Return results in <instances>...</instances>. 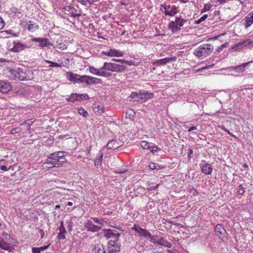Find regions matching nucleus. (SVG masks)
<instances>
[{
  "label": "nucleus",
  "mask_w": 253,
  "mask_h": 253,
  "mask_svg": "<svg viewBox=\"0 0 253 253\" xmlns=\"http://www.w3.org/2000/svg\"><path fill=\"white\" fill-rule=\"evenodd\" d=\"M10 74L9 78L13 80L19 81H29L33 77V72L29 70H26L22 68H17L14 69H8Z\"/></svg>",
  "instance_id": "1"
},
{
  "label": "nucleus",
  "mask_w": 253,
  "mask_h": 253,
  "mask_svg": "<svg viewBox=\"0 0 253 253\" xmlns=\"http://www.w3.org/2000/svg\"><path fill=\"white\" fill-rule=\"evenodd\" d=\"M212 45L210 43L203 44L194 50L193 54L199 59L208 56L213 51Z\"/></svg>",
  "instance_id": "2"
},
{
  "label": "nucleus",
  "mask_w": 253,
  "mask_h": 253,
  "mask_svg": "<svg viewBox=\"0 0 253 253\" xmlns=\"http://www.w3.org/2000/svg\"><path fill=\"white\" fill-rule=\"evenodd\" d=\"M189 20L184 19L182 16L176 17L175 21H171L168 24V29L170 30L172 33H174L181 30L185 23H187Z\"/></svg>",
  "instance_id": "3"
},
{
  "label": "nucleus",
  "mask_w": 253,
  "mask_h": 253,
  "mask_svg": "<svg viewBox=\"0 0 253 253\" xmlns=\"http://www.w3.org/2000/svg\"><path fill=\"white\" fill-rule=\"evenodd\" d=\"M104 71H111L113 72L120 73L127 69V67L123 65L116 63L105 62L102 67Z\"/></svg>",
  "instance_id": "4"
},
{
  "label": "nucleus",
  "mask_w": 253,
  "mask_h": 253,
  "mask_svg": "<svg viewBox=\"0 0 253 253\" xmlns=\"http://www.w3.org/2000/svg\"><path fill=\"white\" fill-rule=\"evenodd\" d=\"M66 78L70 82L75 83H83V79H85V75H80L73 73L71 72H67L65 74Z\"/></svg>",
  "instance_id": "5"
},
{
  "label": "nucleus",
  "mask_w": 253,
  "mask_h": 253,
  "mask_svg": "<svg viewBox=\"0 0 253 253\" xmlns=\"http://www.w3.org/2000/svg\"><path fill=\"white\" fill-rule=\"evenodd\" d=\"M89 71L92 74L105 78H109L112 75L111 73L104 71L102 67L99 69H97L93 66H89Z\"/></svg>",
  "instance_id": "6"
},
{
  "label": "nucleus",
  "mask_w": 253,
  "mask_h": 253,
  "mask_svg": "<svg viewBox=\"0 0 253 253\" xmlns=\"http://www.w3.org/2000/svg\"><path fill=\"white\" fill-rule=\"evenodd\" d=\"M31 41L33 42H39L38 46L41 48L50 45L53 46V44L47 38H33L31 39Z\"/></svg>",
  "instance_id": "7"
},
{
  "label": "nucleus",
  "mask_w": 253,
  "mask_h": 253,
  "mask_svg": "<svg viewBox=\"0 0 253 253\" xmlns=\"http://www.w3.org/2000/svg\"><path fill=\"white\" fill-rule=\"evenodd\" d=\"M215 234L220 239H226L227 232L221 224H218L214 228Z\"/></svg>",
  "instance_id": "8"
},
{
  "label": "nucleus",
  "mask_w": 253,
  "mask_h": 253,
  "mask_svg": "<svg viewBox=\"0 0 253 253\" xmlns=\"http://www.w3.org/2000/svg\"><path fill=\"white\" fill-rule=\"evenodd\" d=\"M251 63H253V61L243 63L240 65H236L234 67H230L229 68V70L230 71H235L238 73H243L246 70V67L249 66Z\"/></svg>",
  "instance_id": "9"
},
{
  "label": "nucleus",
  "mask_w": 253,
  "mask_h": 253,
  "mask_svg": "<svg viewBox=\"0 0 253 253\" xmlns=\"http://www.w3.org/2000/svg\"><path fill=\"white\" fill-rule=\"evenodd\" d=\"M176 57L175 56L171 57H166L164 58L156 60L152 63L153 65L159 66H164L167 63L175 61Z\"/></svg>",
  "instance_id": "10"
},
{
  "label": "nucleus",
  "mask_w": 253,
  "mask_h": 253,
  "mask_svg": "<svg viewBox=\"0 0 253 253\" xmlns=\"http://www.w3.org/2000/svg\"><path fill=\"white\" fill-rule=\"evenodd\" d=\"M132 229L139 234L140 236L147 239H148L149 237H150L151 235V234L146 229H143L136 224L134 225Z\"/></svg>",
  "instance_id": "11"
},
{
  "label": "nucleus",
  "mask_w": 253,
  "mask_h": 253,
  "mask_svg": "<svg viewBox=\"0 0 253 253\" xmlns=\"http://www.w3.org/2000/svg\"><path fill=\"white\" fill-rule=\"evenodd\" d=\"M123 144V142L122 141L112 139L108 141L106 148L109 150L116 149L122 146Z\"/></svg>",
  "instance_id": "12"
},
{
  "label": "nucleus",
  "mask_w": 253,
  "mask_h": 253,
  "mask_svg": "<svg viewBox=\"0 0 253 253\" xmlns=\"http://www.w3.org/2000/svg\"><path fill=\"white\" fill-rule=\"evenodd\" d=\"M13 46L11 48L10 51L14 52H19L28 47L24 43H22L20 41H14L13 42Z\"/></svg>",
  "instance_id": "13"
},
{
  "label": "nucleus",
  "mask_w": 253,
  "mask_h": 253,
  "mask_svg": "<svg viewBox=\"0 0 253 253\" xmlns=\"http://www.w3.org/2000/svg\"><path fill=\"white\" fill-rule=\"evenodd\" d=\"M102 54L110 57H122L124 55V52L115 49H110L107 51H102Z\"/></svg>",
  "instance_id": "14"
},
{
  "label": "nucleus",
  "mask_w": 253,
  "mask_h": 253,
  "mask_svg": "<svg viewBox=\"0 0 253 253\" xmlns=\"http://www.w3.org/2000/svg\"><path fill=\"white\" fill-rule=\"evenodd\" d=\"M11 89V84L4 81H0V92L5 94Z\"/></svg>",
  "instance_id": "15"
},
{
  "label": "nucleus",
  "mask_w": 253,
  "mask_h": 253,
  "mask_svg": "<svg viewBox=\"0 0 253 253\" xmlns=\"http://www.w3.org/2000/svg\"><path fill=\"white\" fill-rule=\"evenodd\" d=\"M84 227L87 231L95 232L98 231L102 228V226L94 225L91 220H88L85 224Z\"/></svg>",
  "instance_id": "16"
},
{
  "label": "nucleus",
  "mask_w": 253,
  "mask_h": 253,
  "mask_svg": "<svg viewBox=\"0 0 253 253\" xmlns=\"http://www.w3.org/2000/svg\"><path fill=\"white\" fill-rule=\"evenodd\" d=\"M105 236L107 238L114 237L115 238V240L114 241L118 242L120 236V234L116 230L109 229L106 230Z\"/></svg>",
  "instance_id": "17"
},
{
  "label": "nucleus",
  "mask_w": 253,
  "mask_h": 253,
  "mask_svg": "<svg viewBox=\"0 0 253 253\" xmlns=\"http://www.w3.org/2000/svg\"><path fill=\"white\" fill-rule=\"evenodd\" d=\"M247 46H253V41L252 40L247 39L245 41L240 42L236 43L232 47V49L235 50L238 48Z\"/></svg>",
  "instance_id": "18"
},
{
  "label": "nucleus",
  "mask_w": 253,
  "mask_h": 253,
  "mask_svg": "<svg viewBox=\"0 0 253 253\" xmlns=\"http://www.w3.org/2000/svg\"><path fill=\"white\" fill-rule=\"evenodd\" d=\"M117 242L110 241L108 247L109 253H119L120 252V245L117 244Z\"/></svg>",
  "instance_id": "19"
},
{
  "label": "nucleus",
  "mask_w": 253,
  "mask_h": 253,
  "mask_svg": "<svg viewBox=\"0 0 253 253\" xmlns=\"http://www.w3.org/2000/svg\"><path fill=\"white\" fill-rule=\"evenodd\" d=\"M202 162L204 163V164H200V167L201 169L202 172L205 174H211L212 171V166L209 163H205L204 160H203Z\"/></svg>",
  "instance_id": "20"
},
{
  "label": "nucleus",
  "mask_w": 253,
  "mask_h": 253,
  "mask_svg": "<svg viewBox=\"0 0 253 253\" xmlns=\"http://www.w3.org/2000/svg\"><path fill=\"white\" fill-rule=\"evenodd\" d=\"M59 232L57 236V238L60 240H64L65 239V233H66V229L64 225L63 221L60 222V226L59 227Z\"/></svg>",
  "instance_id": "21"
},
{
  "label": "nucleus",
  "mask_w": 253,
  "mask_h": 253,
  "mask_svg": "<svg viewBox=\"0 0 253 253\" xmlns=\"http://www.w3.org/2000/svg\"><path fill=\"white\" fill-rule=\"evenodd\" d=\"M141 95L140 97V102H144L146 100L153 98L154 97V94L153 93H150L148 91L143 90V91H141Z\"/></svg>",
  "instance_id": "22"
},
{
  "label": "nucleus",
  "mask_w": 253,
  "mask_h": 253,
  "mask_svg": "<svg viewBox=\"0 0 253 253\" xmlns=\"http://www.w3.org/2000/svg\"><path fill=\"white\" fill-rule=\"evenodd\" d=\"M63 151H58L53 153L50 154V157L52 158H59V159L62 160L60 161V163H64L67 160L65 158Z\"/></svg>",
  "instance_id": "23"
},
{
  "label": "nucleus",
  "mask_w": 253,
  "mask_h": 253,
  "mask_svg": "<svg viewBox=\"0 0 253 253\" xmlns=\"http://www.w3.org/2000/svg\"><path fill=\"white\" fill-rule=\"evenodd\" d=\"M178 7L174 5L171 6V9L165 12V15L172 17L178 12Z\"/></svg>",
  "instance_id": "24"
},
{
  "label": "nucleus",
  "mask_w": 253,
  "mask_h": 253,
  "mask_svg": "<svg viewBox=\"0 0 253 253\" xmlns=\"http://www.w3.org/2000/svg\"><path fill=\"white\" fill-rule=\"evenodd\" d=\"M93 111L98 115H101L104 111V107L103 105L94 104L93 107Z\"/></svg>",
  "instance_id": "25"
},
{
  "label": "nucleus",
  "mask_w": 253,
  "mask_h": 253,
  "mask_svg": "<svg viewBox=\"0 0 253 253\" xmlns=\"http://www.w3.org/2000/svg\"><path fill=\"white\" fill-rule=\"evenodd\" d=\"M50 159L52 160L50 161L52 163H51V165H52V166H50L49 168H53V167H59L61 166L63 163H60V161L62 160L59 159V158H52L50 157Z\"/></svg>",
  "instance_id": "26"
},
{
  "label": "nucleus",
  "mask_w": 253,
  "mask_h": 253,
  "mask_svg": "<svg viewBox=\"0 0 253 253\" xmlns=\"http://www.w3.org/2000/svg\"><path fill=\"white\" fill-rule=\"evenodd\" d=\"M246 23L245 26L246 28H249L253 23V16L250 13L245 18Z\"/></svg>",
  "instance_id": "27"
},
{
  "label": "nucleus",
  "mask_w": 253,
  "mask_h": 253,
  "mask_svg": "<svg viewBox=\"0 0 253 253\" xmlns=\"http://www.w3.org/2000/svg\"><path fill=\"white\" fill-rule=\"evenodd\" d=\"M158 245H161L168 248H170L172 247V244L165 240L163 238H161L159 240Z\"/></svg>",
  "instance_id": "28"
},
{
  "label": "nucleus",
  "mask_w": 253,
  "mask_h": 253,
  "mask_svg": "<svg viewBox=\"0 0 253 253\" xmlns=\"http://www.w3.org/2000/svg\"><path fill=\"white\" fill-rule=\"evenodd\" d=\"M66 100L69 102L74 103L75 101H78V93H72L69 98H66Z\"/></svg>",
  "instance_id": "29"
},
{
  "label": "nucleus",
  "mask_w": 253,
  "mask_h": 253,
  "mask_svg": "<svg viewBox=\"0 0 253 253\" xmlns=\"http://www.w3.org/2000/svg\"><path fill=\"white\" fill-rule=\"evenodd\" d=\"M140 96H141V91L133 92L130 95V97L131 98L134 99L135 101H137L138 102H140Z\"/></svg>",
  "instance_id": "30"
},
{
  "label": "nucleus",
  "mask_w": 253,
  "mask_h": 253,
  "mask_svg": "<svg viewBox=\"0 0 253 253\" xmlns=\"http://www.w3.org/2000/svg\"><path fill=\"white\" fill-rule=\"evenodd\" d=\"M89 98L90 97L87 93H78V101L79 102H81L85 100H88Z\"/></svg>",
  "instance_id": "31"
},
{
  "label": "nucleus",
  "mask_w": 253,
  "mask_h": 253,
  "mask_svg": "<svg viewBox=\"0 0 253 253\" xmlns=\"http://www.w3.org/2000/svg\"><path fill=\"white\" fill-rule=\"evenodd\" d=\"M148 166L150 169H153V170H155V169L159 170V169H161L164 168V167L163 166H160L157 164L153 163H151Z\"/></svg>",
  "instance_id": "32"
},
{
  "label": "nucleus",
  "mask_w": 253,
  "mask_h": 253,
  "mask_svg": "<svg viewBox=\"0 0 253 253\" xmlns=\"http://www.w3.org/2000/svg\"><path fill=\"white\" fill-rule=\"evenodd\" d=\"M1 249L4 250H6V251H11L12 249V247L11 245H10L9 244L6 243L5 241H3L2 244H1V246H0V247Z\"/></svg>",
  "instance_id": "33"
},
{
  "label": "nucleus",
  "mask_w": 253,
  "mask_h": 253,
  "mask_svg": "<svg viewBox=\"0 0 253 253\" xmlns=\"http://www.w3.org/2000/svg\"><path fill=\"white\" fill-rule=\"evenodd\" d=\"M90 85L93 84H98L101 83V80L100 79L96 78L95 77H90L89 78Z\"/></svg>",
  "instance_id": "34"
},
{
  "label": "nucleus",
  "mask_w": 253,
  "mask_h": 253,
  "mask_svg": "<svg viewBox=\"0 0 253 253\" xmlns=\"http://www.w3.org/2000/svg\"><path fill=\"white\" fill-rule=\"evenodd\" d=\"M39 28V27L38 25L30 24L28 25V27L26 28V29H27L30 32H34L35 30L38 29Z\"/></svg>",
  "instance_id": "35"
},
{
  "label": "nucleus",
  "mask_w": 253,
  "mask_h": 253,
  "mask_svg": "<svg viewBox=\"0 0 253 253\" xmlns=\"http://www.w3.org/2000/svg\"><path fill=\"white\" fill-rule=\"evenodd\" d=\"M35 120L34 118L28 119L26 121H25V123H26V129L27 130H30V126L33 124L34 122H35Z\"/></svg>",
  "instance_id": "36"
},
{
  "label": "nucleus",
  "mask_w": 253,
  "mask_h": 253,
  "mask_svg": "<svg viewBox=\"0 0 253 253\" xmlns=\"http://www.w3.org/2000/svg\"><path fill=\"white\" fill-rule=\"evenodd\" d=\"M78 113L84 118H87L88 116V113L83 108L80 107L78 108Z\"/></svg>",
  "instance_id": "37"
},
{
  "label": "nucleus",
  "mask_w": 253,
  "mask_h": 253,
  "mask_svg": "<svg viewBox=\"0 0 253 253\" xmlns=\"http://www.w3.org/2000/svg\"><path fill=\"white\" fill-rule=\"evenodd\" d=\"M45 62L50 64V65L49 66V68L60 67L62 66L61 64H58V63H56V62L51 61L50 60H46Z\"/></svg>",
  "instance_id": "38"
},
{
  "label": "nucleus",
  "mask_w": 253,
  "mask_h": 253,
  "mask_svg": "<svg viewBox=\"0 0 253 253\" xmlns=\"http://www.w3.org/2000/svg\"><path fill=\"white\" fill-rule=\"evenodd\" d=\"M66 223L67 224V227L68 228V231L71 232L72 231V228L73 226V222H72V220H67Z\"/></svg>",
  "instance_id": "39"
},
{
  "label": "nucleus",
  "mask_w": 253,
  "mask_h": 253,
  "mask_svg": "<svg viewBox=\"0 0 253 253\" xmlns=\"http://www.w3.org/2000/svg\"><path fill=\"white\" fill-rule=\"evenodd\" d=\"M141 146L145 149H149L151 148L150 144L146 141H142L141 142Z\"/></svg>",
  "instance_id": "40"
},
{
  "label": "nucleus",
  "mask_w": 253,
  "mask_h": 253,
  "mask_svg": "<svg viewBox=\"0 0 253 253\" xmlns=\"http://www.w3.org/2000/svg\"><path fill=\"white\" fill-rule=\"evenodd\" d=\"M52 46L54 48H58L61 50H64L67 48L66 44H65L64 43H59L58 44H56L55 45H53Z\"/></svg>",
  "instance_id": "41"
},
{
  "label": "nucleus",
  "mask_w": 253,
  "mask_h": 253,
  "mask_svg": "<svg viewBox=\"0 0 253 253\" xmlns=\"http://www.w3.org/2000/svg\"><path fill=\"white\" fill-rule=\"evenodd\" d=\"M245 192V188L241 185H240L237 188V193L238 194L243 195L244 194Z\"/></svg>",
  "instance_id": "42"
},
{
  "label": "nucleus",
  "mask_w": 253,
  "mask_h": 253,
  "mask_svg": "<svg viewBox=\"0 0 253 253\" xmlns=\"http://www.w3.org/2000/svg\"><path fill=\"white\" fill-rule=\"evenodd\" d=\"M207 18L208 15L205 14L198 20L195 21L194 23L196 24H199L203 21H205Z\"/></svg>",
  "instance_id": "43"
},
{
  "label": "nucleus",
  "mask_w": 253,
  "mask_h": 253,
  "mask_svg": "<svg viewBox=\"0 0 253 253\" xmlns=\"http://www.w3.org/2000/svg\"><path fill=\"white\" fill-rule=\"evenodd\" d=\"M2 33H5L7 34L11 35L12 37H18V33H13L11 29L3 31L2 32Z\"/></svg>",
  "instance_id": "44"
},
{
  "label": "nucleus",
  "mask_w": 253,
  "mask_h": 253,
  "mask_svg": "<svg viewBox=\"0 0 253 253\" xmlns=\"http://www.w3.org/2000/svg\"><path fill=\"white\" fill-rule=\"evenodd\" d=\"M149 150L152 153H154L158 151H160L161 149L156 145H153L151 146Z\"/></svg>",
  "instance_id": "45"
},
{
  "label": "nucleus",
  "mask_w": 253,
  "mask_h": 253,
  "mask_svg": "<svg viewBox=\"0 0 253 253\" xmlns=\"http://www.w3.org/2000/svg\"><path fill=\"white\" fill-rule=\"evenodd\" d=\"M22 130V129L20 127H15L14 128H12L10 130V133L12 134H14L16 133H18L20 132Z\"/></svg>",
  "instance_id": "46"
},
{
  "label": "nucleus",
  "mask_w": 253,
  "mask_h": 253,
  "mask_svg": "<svg viewBox=\"0 0 253 253\" xmlns=\"http://www.w3.org/2000/svg\"><path fill=\"white\" fill-rule=\"evenodd\" d=\"M228 44V43H224L221 44L220 46L218 47V48L216 50V52H220V51L223 48L227 47Z\"/></svg>",
  "instance_id": "47"
},
{
  "label": "nucleus",
  "mask_w": 253,
  "mask_h": 253,
  "mask_svg": "<svg viewBox=\"0 0 253 253\" xmlns=\"http://www.w3.org/2000/svg\"><path fill=\"white\" fill-rule=\"evenodd\" d=\"M134 115H135V112L131 109L127 110V111L126 112V116H128L129 117H131V116H134Z\"/></svg>",
  "instance_id": "48"
},
{
  "label": "nucleus",
  "mask_w": 253,
  "mask_h": 253,
  "mask_svg": "<svg viewBox=\"0 0 253 253\" xmlns=\"http://www.w3.org/2000/svg\"><path fill=\"white\" fill-rule=\"evenodd\" d=\"M125 63L127 64L129 66H132V65L137 66L138 65L137 64L135 63V61H131V60H125Z\"/></svg>",
  "instance_id": "49"
},
{
  "label": "nucleus",
  "mask_w": 253,
  "mask_h": 253,
  "mask_svg": "<svg viewBox=\"0 0 253 253\" xmlns=\"http://www.w3.org/2000/svg\"><path fill=\"white\" fill-rule=\"evenodd\" d=\"M90 76H86L85 75V78L83 79V83H84L86 84L87 85H90V83H89V78Z\"/></svg>",
  "instance_id": "50"
},
{
  "label": "nucleus",
  "mask_w": 253,
  "mask_h": 253,
  "mask_svg": "<svg viewBox=\"0 0 253 253\" xmlns=\"http://www.w3.org/2000/svg\"><path fill=\"white\" fill-rule=\"evenodd\" d=\"M94 165L97 168H98L101 165V162L100 159H96L94 161Z\"/></svg>",
  "instance_id": "51"
},
{
  "label": "nucleus",
  "mask_w": 253,
  "mask_h": 253,
  "mask_svg": "<svg viewBox=\"0 0 253 253\" xmlns=\"http://www.w3.org/2000/svg\"><path fill=\"white\" fill-rule=\"evenodd\" d=\"M222 130L225 132H226L229 135L232 136L233 137L236 138V136L235 135L233 134L231 132H230L229 130H227L225 127H222Z\"/></svg>",
  "instance_id": "52"
},
{
  "label": "nucleus",
  "mask_w": 253,
  "mask_h": 253,
  "mask_svg": "<svg viewBox=\"0 0 253 253\" xmlns=\"http://www.w3.org/2000/svg\"><path fill=\"white\" fill-rule=\"evenodd\" d=\"M5 26V22L3 19L0 16V30Z\"/></svg>",
  "instance_id": "53"
},
{
  "label": "nucleus",
  "mask_w": 253,
  "mask_h": 253,
  "mask_svg": "<svg viewBox=\"0 0 253 253\" xmlns=\"http://www.w3.org/2000/svg\"><path fill=\"white\" fill-rule=\"evenodd\" d=\"M148 239H150V241L151 242V243H153L155 244H157L158 245V243H159V240L158 241H155V239L153 238V237L152 236V235H151V236L150 237H149Z\"/></svg>",
  "instance_id": "54"
},
{
  "label": "nucleus",
  "mask_w": 253,
  "mask_h": 253,
  "mask_svg": "<svg viewBox=\"0 0 253 253\" xmlns=\"http://www.w3.org/2000/svg\"><path fill=\"white\" fill-rule=\"evenodd\" d=\"M210 7L208 5L205 4L204 6V8L201 10V13H202L207 11H208L210 10Z\"/></svg>",
  "instance_id": "55"
},
{
  "label": "nucleus",
  "mask_w": 253,
  "mask_h": 253,
  "mask_svg": "<svg viewBox=\"0 0 253 253\" xmlns=\"http://www.w3.org/2000/svg\"><path fill=\"white\" fill-rule=\"evenodd\" d=\"M95 253H106L103 246H102V248H99L97 251H96Z\"/></svg>",
  "instance_id": "56"
},
{
  "label": "nucleus",
  "mask_w": 253,
  "mask_h": 253,
  "mask_svg": "<svg viewBox=\"0 0 253 253\" xmlns=\"http://www.w3.org/2000/svg\"><path fill=\"white\" fill-rule=\"evenodd\" d=\"M32 253H41L39 248L33 247L32 249Z\"/></svg>",
  "instance_id": "57"
},
{
  "label": "nucleus",
  "mask_w": 253,
  "mask_h": 253,
  "mask_svg": "<svg viewBox=\"0 0 253 253\" xmlns=\"http://www.w3.org/2000/svg\"><path fill=\"white\" fill-rule=\"evenodd\" d=\"M2 236L7 240H10L11 238V236L9 234L6 233L5 232H3Z\"/></svg>",
  "instance_id": "58"
},
{
  "label": "nucleus",
  "mask_w": 253,
  "mask_h": 253,
  "mask_svg": "<svg viewBox=\"0 0 253 253\" xmlns=\"http://www.w3.org/2000/svg\"><path fill=\"white\" fill-rule=\"evenodd\" d=\"M81 16V13H74L73 11H72L71 12V16L73 18H76V17H80Z\"/></svg>",
  "instance_id": "59"
},
{
  "label": "nucleus",
  "mask_w": 253,
  "mask_h": 253,
  "mask_svg": "<svg viewBox=\"0 0 253 253\" xmlns=\"http://www.w3.org/2000/svg\"><path fill=\"white\" fill-rule=\"evenodd\" d=\"M92 219L94 222H95V223H96L97 224H100V226H102V222L99 219H98L96 217H93V218H92Z\"/></svg>",
  "instance_id": "60"
},
{
  "label": "nucleus",
  "mask_w": 253,
  "mask_h": 253,
  "mask_svg": "<svg viewBox=\"0 0 253 253\" xmlns=\"http://www.w3.org/2000/svg\"><path fill=\"white\" fill-rule=\"evenodd\" d=\"M49 246H50V244H49L47 246H43L40 247L39 249H40V252H41L42 251L47 250Z\"/></svg>",
  "instance_id": "61"
},
{
  "label": "nucleus",
  "mask_w": 253,
  "mask_h": 253,
  "mask_svg": "<svg viewBox=\"0 0 253 253\" xmlns=\"http://www.w3.org/2000/svg\"><path fill=\"white\" fill-rule=\"evenodd\" d=\"M112 61H115V62H120L122 63H125V59H116V58H113L112 59Z\"/></svg>",
  "instance_id": "62"
},
{
  "label": "nucleus",
  "mask_w": 253,
  "mask_h": 253,
  "mask_svg": "<svg viewBox=\"0 0 253 253\" xmlns=\"http://www.w3.org/2000/svg\"><path fill=\"white\" fill-rule=\"evenodd\" d=\"M162 8H163L164 9V13L165 14L167 11L169 10L167 8V7L166 6V5L165 4H161V5H160L161 10H162Z\"/></svg>",
  "instance_id": "63"
},
{
  "label": "nucleus",
  "mask_w": 253,
  "mask_h": 253,
  "mask_svg": "<svg viewBox=\"0 0 253 253\" xmlns=\"http://www.w3.org/2000/svg\"><path fill=\"white\" fill-rule=\"evenodd\" d=\"M0 169L2 171H7L9 169H7L5 166L3 165L0 166Z\"/></svg>",
  "instance_id": "64"
}]
</instances>
